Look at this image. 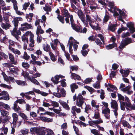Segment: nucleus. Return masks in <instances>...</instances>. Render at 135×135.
<instances>
[{"instance_id": "f257e3e1", "label": "nucleus", "mask_w": 135, "mask_h": 135, "mask_svg": "<svg viewBox=\"0 0 135 135\" xmlns=\"http://www.w3.org/2000/svg\"><path fill=\"white\" fill-rule=\"evenodd\" d=\"M103 122L102 119L100 118L99 119L96 120H93L91 121H89V125L91 126H93V125H95L99 129V130L103 131H104V128L102 127H100L98 124L102 123Z\"/></svg>"}, {"instance_id": "f03ea898", "label": "nucleus", "mask_w": 135, "mask_h": 135, "mask_svg": "<svg viewBox=\"0 0 135 135\" xmlns=\"http://www.w3.org/2000/svg\"><path fill=\"white\" fill-rule=\"evenodd\" d=\"M132 41L131 38L127 37L122 40L119 46V48L122 49L125 47V46L129 44L132 43Z\"/></svg>"}, {"instance_id": "7ed1b4c3", "label": "nucleus", "mask_w": 135, "mask_h": 135, "mask_svg": "<svg viewBox=\"0 0 135 135\" xmlns=\"http://www.w3.org/2000/svg\"><path fill=\"white\" fill-rule=\"evenodd\" d=\"M58 77V75H56L54 77H52L51 78V80L54 84H57L59 82L60 83V84H66L65 79H62L59 81Z\"/></svg>"}, {"instance_id": "20e7f679", "label": "nucleus", "mask_w": 135, "mask_h": 135, "mask_svg": "<svg viewBox=\"0 0 135 135\" xmlns=\"http://www.w3.org/2000/svg\"><path fill=\"white\" fill-rule=\"evenodd\" d=\"M111 107L113 110V112L116 117H117L118 115V104L117 101L115 100H112L110 102Z\"/></svg>"}, {"instance_id": "39448f33", "label": "nucleus", "mask_w": 135, "mask_h": 135, "mask_svg": "<svg viewBox=\"0 0 135 135\" xmlns=\"http://www.w3.org/2000/svg\"><path fill=\"white\" fill-rule=\"evenodd\" d=\"M84 102V98L80 94L77 97V100L76 103V105L82 108Z\"/></svg>"}, {"instance_id": "423d86ee", "label": "nucleus", "mask_w": 135, "mask_h": 135, "mask_svg": "<svg viewBox=\"0 0 135 135\" xmlns=\"http://www.w3.org/2000/svg\"><path fill=\"white\" fill-rule=\"evenodd\" d=\"M125 103L126 104L127 107H128L131 110H135V105L132 104L130 102V100L128 97L126 96L125 97Z\"/></svg>"}, {"instance_id": "0eeeda50", "label": "nucleus", "mask_w": 135, "mask_h": 135, "mask_svg": "<svg viewBox=\"0 0 135 135\" xmlns=\"http://www.w3.org/2000/svg\"><path fill=\"white\" fill-rule=\"evenodd\" d=\"M127 27L129 28L131 33H133L135 32V28L134 27V23L131 22H128L126 24Z\"/></svg>"}, {"instance_id": "6e6552de", "label": "nucleus", "mask_w": 135, "mask_h": 135, "mask_svg": "<svg viewBox=\"0 0 135 135\" xmlns=\"http://www.w3.org/2000/svg\"><path fill=\"white\" fill-rule=\"evenodd\" d=\"M120 88H121V90L122 91H127V93L129 95L133 93L132 91L128 90L130 88V87L129 86L126 87L125 85H121Z\"/></svg>"}, {"instance_id": "1a4fd4ad", "label": "nucleus", "mask_w": 135, "mask_h": 135, "mask_svg": "<svg viewBox=\"0 0 135 135\" xmlns=\"http://www.w3.org/2000/svg\"><path fill=\"white\" fill-rule=\"evenodd\" d=\"M71 24V27L73 30L77 32L81 33L82 27L81 26H80L78 27V25L74 23Z\"/></svg>"}, {"instance_id": "9d476101", "label": "nucleus", "mask_w": 135, "mask_h": 135, "mask_svg": "<svg viewBox=\"0 0 135 135\" xmlns=\"http://www.w3.org/2000/svg\"><path fill=\"white\" fill-rule=\"evenodd\" d=\"M71 112L74 116H76V112L79 113L81 112V109L80 108H77L76 106H73L71 108Z\"/></svg>"}, {"instance_id": "9b49d317", "label": "nucleus", "mask_w": 135, "mask_h": 135, "mask_svg": "<svg viewBox=\"0 0 135 135\" xmlns=\"http://www.w3.org/2000/svg\"><path fill=\"white\" fill-rule=\"evenodd\" d=\"M47 129L44 127L38 128L36 134L38 135H45Z\"/></svg>"}, {"instance_id": "f8f14e48", "label": "nucleus", "mask_w": 135, "mask_h": 135, "mask_svg": "<svg viewBox=\"0 0 135 135\" xmlns=\"http://www.w3.org/2000/svg\"><path fill=\"white\" fill-rule=\"evenodd\" d=\"M62 86L59 85L57 87V92H59L60 90V91L61 93L62 94V97H65L66 95V91L62 87L66 86V85H61Z\"/></svg>"}, {"instance_id": "ddd939ff", "label": "nucleus", "mask_w": 135, "mask_h": 135, "mask_svg": "<svg viewBox=\"0 0 135 135\" xmlns=\"http://www.w3.org/2000/svg\"><path fill=\"white\" fill-rule=\"evenodd\" d=\"M110 110L108 108H106L102 110V113L104 114V115L107 119H109L110 118Z\"/></svg>"}, {"instance_id": "4468645a", "label": "nucleus", "mask_w": 135, "mask_h": 135, "mask_svg": "<svg viewBox=\"0 0 135 135\" xmlns=\"http://www.w3.org/2000/svg\"><path fill=\"white\" fill-rule=\"evenodd\" d=\"M77 12V15L79 18L82 22H84L85 16L82 11L81 10H78Z\"/></svg>"}, {"instance_id": "2eb2a0df", "label": "nucleus", "mask_w": 135, "mask_h": 135, "mask_svg": "<svg viewBox=\"0 0 135 135\" xmlns=\"http://www.w3.org/2000/svg\"><path fill=\"white\" fill-rule=\"evenodd\" d=\"M21 26H25L22 28V30L23 31L26 30L28 29H31L32 28V26L31 24H28L27 22L21 24Z\"/></svg>"}, {"instance_id": "dca6fc26", "label": "nucleus", "mask_w": 135, "mask_h": 135, "mask_svg": "<svg viewBox=\"0 0 135 135\" xmlns=\"http://www.w3.org/2000/svg\"><path fill=\"white\" fill-rule=\"evenodd\" d=\"M117 26L116 24H109L108 27V30L112 32L115 31L116 28V27Z\"/></svg>"}, {"instance_id": "f3484780", "label": "nucleus", "mask_w": 135, "mask_h": 135, "mask_svg": "<svg viewBox=\"0 0 135 135\" xmlns=\"http://www.w3.org/2000/svg\"><path fill=\"white\" fill-rule=\"evenodd\" d=\"M120 72L123 77H127L129 73V71L128 70H126L123 69L120 70Z\"/></svg>"}, {"instance_id": "a211bd4d", "label": "nucleus", "mask_w": 135, "mask_h": 135, "mask_svg": "<svg viewBox=\"0 0 135 135\" xmlns=\"http://www.w3.org/2000/svg\"><path fill=\"white\" fill-rule=\"evenodd\" d=\"M12 117L13 118V124L15 125L18 118V116L16 113H13L12 114Z\"/></svg>"}, {"instance_id": "6ab92c4d", "label": "nucleus", "mask_w": 135, "mask_h": 135, "mask_svg": "<svg viewBox=\"0 0 135 135\" xmlns=\"http://www.w3.org/2000/svg\"><path fill=\"white\" fill-rule=\"evenodd\" d=\"M61 12L62 13V15L64 17H68L69 18L70 15L69 12L68 10L65 8H64L61 11Z\"/></svg>"}, {"instance_id": "aec40b11", "label": "nucleus", "mask_w": 135, "mask_h": 135, "mask_svg": "<svg viewBox=\"0 0 135 135\" xmlns=\"http://www.w3.org/2000/svg\"><path fill=\"white\" fill-rule=\"evenodd\" d=\"M59 102L65 109L67 110H70V108L69 106L66 102L60 100H59Z\"/></svg>"}, {"instance_id": "412c9836", "label": "nucleus", "mask_w": 135, "mask_h": 135, "mask_svg": "<svg viewBox=\"0 0 135 135\" xmlns=\"http://www.w3.org/2000/svg\"><path fill=\"white\" fill-rule=\"evenodd\" d=\"M102 79V76L100 72L97 77V80L95 83H94L93 84H100V82L101 81Z\"/></svg>"}, {"instance_id": "4be33fe9", "label": "nucleus", "mask_w": 135, "mask_h": 135, "mask_svg": "<svg viewBox=\"0 0 135 135\" xmlns=\"http://www.w3.org/2000/svg\"><path fill=\"white\" fill-rule=\"evenodd\" d=\"M19 115L24 120H28V118L27 116L24 113L22 112H18Z\"/></svg>"}, {"instance_id": "5701e85b", "label": "nucleus", "mask_w": 135, "mask_h": 135, "mask_svg": "<svg viewBox=\"0 0 135 135\" xmlns=\"http://www.w3.org/2000/svg\"><path fill=\"white\" fill-rule=\"evenodd\" d=\"M99 110L98 109H97L95 110V112L94 113V115L93 117V118L95 119H98L100 118V115L99 112Z\"/></svg>"}, {"instance_id": "b1692460", "label": "nucleus", "mask_w": 135, "mask_h": 135, "mask_svg": "<svg viewBox=\"0 0 135 135\" xmlns=\"http://www.w3.org/2000/svg\"><path fill=\"white\" fill-rule=\"evenodd\" d=\"M73 37H70L69 38V40L68 41V44L67 45V46H68V45L69 44V49H72L73 45Z\"/></svg>"}, {"instance_id": "393cba45", "label": "nucleus", "mask_w": 135, "mask_h": 135, "mask_svg": "<svg viewBox=\"0 0 135 135\" xmlns=\"http://www.w3.org/2000/svg\"><path fill=\"white\" fill-rule=\"evenodd\" d=\"M33 90L36 93L40 94L41 95L44 96H47L48 94V93H47L44 92L43 91H40L39 90L36 89H33Z\"/></svg>"}, {"instance_id": "a878e982", "label": "nucleus", "mask_w": 135, "mask_h": 135, "mask_svg": "<svg viewBox=\"0 0 135 135\" xmlns=\"http://www.w3.org/2000/svg\"><path fill=\"white\" fill-rule=\"evenodd\" d=\"M109 87L107 88V90L109 91L113 92L114 90H116L117 88L114 85H108Z\"/></svg>"}, {"instance_id": "bb28decb", "label": "nucleus", "mask_w": 135, "mask_h": 135, "mask_svg": "<svg viewBox=\"0 0 135 135\" xmlns=\"http://www.w3.org/2000/svg\"><path fill=\"white\" fill-rule=\"evenodd\" d=\"M11 26V25L8 23L5 24L4 23H2L1 24L2 27L3 29H5L6 30H7V29L9 28Z\"/></svg>"}, {"instance_id": "cd10ccee", "label": "nucleus", "mask_w": 135, "mask_h": 135, "mask_svg": "<svg viewBox=\"0 0 135 135\" xmlns=\"http://www.w3.org/2000/svg\"><path fill=\"white\" fill-rule=\"evenodd\" d=\"M5 93H4V94H3L4 96L1 97V99H4L6 100H9V98L8 94L7 92L5 91Z\"/></svg>"}, {"instance_id": "c85d7f7f", "label": "nucleus", "mask_w": 135, "mask_h": 135, "mask_svg": "<svg viewBox=\"0 0 135 135\" xmlns=\"http://www.w3.org/2000/svg\"><path fill=\"white\" fill-rule=\"evenodd\" d=\"M117 45L116 43H113L112 44H109L106 46V48L108 50L112 49L115 47H117Z\"/></svg>"}, {"instance_id": "c756f323", "label": "nucleus", "mask_w": 135, "mask_h": 135, "mask_svg": "<svg viewBox=\"0 0 135 135\" xmlns=\"http://www.w3.org/2000/svg\"><path fill=\"white\" fill-rule=\"evenodd\" d=\"M120 108L121 110H125V106L126 109H128V108L129 107H126V104L125 103V102L121 101H120Z\"/></svg>"}, {"instance_id": "7c9ffc66", "label": "nucleus", "mask_w": 135, "mask_h": 135, "mask_svg": "<svg viewBox=\"0 0 135 135\" xmlns=\"http://www.w3.org/2000/svg\"><path fill=\"white\" fill-rule=\"evenodd\" d=\"M41 119L43 121L47 122H52L53 121L52 119H51L44 117H41Z\"/></svg>"}, {"instance_id": "2f4dec72", "label": "nucleus", "mask_w": 135, "mask_h": 135, "mask_svg": "<svg viewBox=\"0 0 135 135\" xmlns=\"http://www.w3.org/2000/svg\"><path fill=\"white\" fill-rule=\"evenodd\" d=\"M0 111L1 115L3 117L8 115L9 114V113L7 111H5L3 109L1 108Z\"/></svg>"}, {"instance_id": "473e14b6", "label": "nucleus", "mask_w": 135, "mask_h": 135, "mask_svg": "<svg viewBox=\"0 0 135 135\" xmlns=\"http://www.w3.org/2000/svg\"><path fill=\"white\" fill-rule=\"evenodd\" d=\"M91 106L97 109H98L99 106L97 102L94 100H92L91 102Z\"/></svg>"}, {"instance_id": "72a5a7b5", "label": "nucleus", "mask_w": 135, "mask_h": 135, "mask_svg": "<svg viewBox=\"0 0 135 135\" xmlns=\"http://www.w3.org/2000/svg\"><path fill=\"white\" fill-rule=\"evenodd\" d=\"M122 123L124 127H127L129 129H130L131 128V125L129 124V123L126 121H123L122 122Z\"/></svg>"}, {"instance_id": "f704fd0d", "label": "nucleus", "mask_w": 135, "mask_h": 135, "mask_svg": "<svg viewBox=\"0 0 135 135\" xmlns=\"http://www.w3.org/2000/svg\"><path fill=\"white\" fill-rule=\"evenodd\" d=\"M49 54L50 56L51 59L53 61L55 62L56 60V57L55 56L54 54L51 52H49Z\"/></svg>"}, {"instance_id": "c9c22d12", "label": "nucleus", "mask_w": 135, "mask_h": 135, "mask_svg": "<svg viewBox=\"0 0 135 135\" xmlns=\"http://www.w3.org/2000/svg\"><path fill=\"white\" fill-rule=\"evenodd\" d=\"M45 135H55L54 132L50 129H47L45 132Z\"/></svg>"}, {"instance_id": "e433bc0d", "label": "nucleus", "mask_w": 135, "mask_h": 135, "mask_svg": "<svg viewBox=\"0 0 135 135\" xmlns=\"http://www.w3.org/2000/svg\"><path fill=\"white\" fill-rule=\"evenodd\" d=\"M64 17L63 16H62L60 15H59L57 16V18L60 22L62 24H64L65 23V20Z\"/></svg>"}, {"instance_id": "4c0bfd02", "label": "nucleus", "mask_w": 135, "mask_h": 135, "mask_svg": "<svg viewBox=\"0 0 135 135\" xmlns=\"http://www.w3.org/2000/svg\"><path fill=\"white\" fill-rule=\"evenodd\" d=\"M71 76L73 78L77 79L78 80H80L81 79L80 76L77 75L76 74L73 73H72L71 74Z\"/></svg>"}, {"instance_id": "58836bf2", "label": "nucleus", "mask_w": 135, "mask_h": 135, "mask_svg": "<svg viewBox=\"0 0 135 135\" xmlns=\"http://www.w3.org/2000/svg\"><path fill=\"white\" fill-rule=\"evenodd\" d=\"M93 82L91 78H88L83 82V83L85 84H90L91 82Z\"/></svg>"}, {"instance_id": "ea45409f", "label": "nucleus", "mask_w": 135, "mask_h": 135, "mask_svg": "<svg viewBox=\"0 0 135 135\" xmlns=\"http://www.w3.org/2000/svg\"><path fill=\"white\" fill-rule=\"evenodd\" d=\"M13 109L17 112L18 111L21 110L20 108L17 105L16 102L14 104Z\"/></svg>"}, {"instance_id": "a19ab883", "label": "nucleus", "mask_w": 135, "mask_h": 135, "mask_svg": "<svg viewBox=\"0 0 135 135\" xmlns=\"http://www.w3.org/2000/svg\"><path fill=\"white\" fill-rule=\"evenodd\" d=\"M84 87L87 89L90 92L91 94H92L93 92H94V89L91 87L89 86H85Z\"/></svg>"}, {"instance_id": "79ce46f5", "label": "nucleus", "mask_w": 135, "mask_h": 135, "mask_svg": "<svg viewBox=\"0 0 135 135\" xmlns=\"http://www.w3.org/2000/svg\"><path fill=\"white\" fill-rule=\"evenodd\" d=\"M13 21L15 27H17L18 26V23H19L18 17H15L14 18Z\"/></svg>"}, {"instance_id": "37998d69", "label": "nucleus", "mask_w": 135, "mask_h": 135, "mask_svg": "<svg viewBox=\"0 0 135 135\" xmlns=\"http://www.w3.org/2000/svg\"><path fill=\"white\" fill-rule=\"evenodd\" d=\"M130 33L128 32H127L126 33H123L121 35V37L123 38H125L127 37L130 36Z\"/></svg>"}, {"instance_id": "c03bdc74", "label": "nucleus", "mask_w": 135, "mask_h": 135, "mask_svg": "<svg viewBox=\"0 0 135 135\" xmlns=\"http://www.w3.org/2000/svg\"><path fill=\"white\" fill-rule=\"evenodd\" d=\"M11 117L8 115L5 116L4 118L2 119L3 123H5L11 119Z\"/></svg>"}, {"instance_id": "a18cd8bd", "label": "nucleus", "mask_w": 135, "mask_h": 135, "mask_svg": "<svg viewBox=\"0 0 135 135\" xmlns=\"http://www.w3.org/2000/svg\"><path fill=\"white\" fill-rule=\"evenodd\" d=\"M78 87L77 85H70V88L71 91L73 93L74 92L75 89H77Z\"/></svg>"}, {"instance_id": "49530a36", "label": "nucleus", "mask_w": 135, "mask_h": 135, "mask_svg": "<svg viewBox=\"0 0 135 135\" xmlns=\"http://www.w3.org/2000/svg\"><path fill=\"white\" fill-rule=\"evenodd\" d=\"M9 57L10 60L12 62V64H16V63L14 62L15 58L13 56L12 54H9Z\"/></svg>"}, {"instance_id": "de8ad7c7", "label": "nucleus", "mask_w": 135, "mask_h": 135, "mask_svg": "<svg viewBox=\"0 0 135 135\" xmlns=\"http://www.w3.org/2000/svg\"><path fill=\"white\" fill-rule=\"evenodd\" d=\"M109 18V17L108 15H105L103 19V23H106L108 22Z\"/></svg>"}, {"instance_id": "09e8293b", "label": "nucleus", "mask_w": 135, "mask_h": 135, "mask_svg": "<svg viewBox=\"0 0 135 135\" xmlns=\"http://www.w3.org/2000/svg\"><path fill=\"white\" fill-rule=\"evenodd\" d=\"M51 105L55 107H57L59 106V104L58 103L54 101H52L51 102Z\"/></svg>"}, {"instance_id": "8fccbe9b", "label": "nucleus", "mask_w": 135, "mask_h": 135, "mask_svg": "<svg viewBox=\"0 0 135 135\" xmlns=\"http://www.w3.org/2000/svg\"><path fill=\"white\" fill-rule=\"evenodd\" d=\"M116 10L117 11L119 12L120 15V16H125V14L123 11H122L119 8H117L116 9Z\"/></svg>"}, {"instance_id": "3c124183", "label": "nucleus", "mask_w": 135, "mask_h": 135, "mask_svg": "<svg viewBox=\"0 0 135 135\" xmlns=\"http://www.w3.org/2000/svg\"><path fill=\"white\" fill-rule=\"evenodd\" d=\"M65 55L66 57V58L69 61H72V59L71 58L70 55L68 53H67L66 52H65Z\"/></svg>"}, {"instance_id": "603ef678", "label": "nucleus", "mask_w": 135, "mask_h": 135, "mask_svg": "<svg viewBox=\"0 0 135 135\" xmlns=\"http://www.w3.org/2000/svg\"><path fill=\"white\" fill-rule=\"evenodd\" d=\"M41 29V26L40 25H38L36 31V34L38 36H39L40 31V30Z\"/></svg>"}, {"instance_id": "864d4df0", "label": "nucleus", "mask_w": 135, "mask_h": 135, "mask_svg": "<svg viewBox=\"0 0 135 135\" xmlns=\"http://www.w3.org/2000/svg\"><path fill=\"white\" fill-rule=\"evenodd\" d=\"M50 45L48 44H47L46 45V47H44L43 48V49L44 50L47 52H50Z\"/></svg>"}, {"instance_id": "5fc2aeb1", "label": "nucleus", "mask_w": 135, "mask_h": 135, "mask_svg": "<svg viewBox=\"0 0 135 135\" xmlns=\"http://www.w3.org/2000/svg\"><path fill=\"white\" fill-rule=\"evenodd\" d=\"M91 132L95 135H98L99 133L98 131L95 129H91Z\"/></svg>"}, {"instance_id": "6e6d98bb", "label": "nucleus", "mask_w": 135, "mask_h": 135, "mask_svg": "<svg viewBox=\"0 0 135 135\" xmlns=\"http://www.w3.org/2000/svg\"><path fill=\"white\" fill-rule=\"evenodd\" d=\"M30 80L32 82L35 84H40L39 82L34 78H30Z\"/></svg>"}, {"instance_id": "4d7b16f0", "label": "nucleus", "mask_w": 135, "mask_h": 135, "mask_svg": "<svg viewBox=\"0 0 135 135\" xmlns=\"http://www.w3.org/2000/svg\"><path fill=\"white\" fill-rule=\"evenodd\" d=\"M95 41L97 44L99 46H100L102 44V42L98 38H96Z\"/></svg>"}, {"instance_id": "13d9d810", "label": "nucleus", "mask_w": 135, "mask_h": 135, "mask_svg": "<svg viewBox=\"0 0 135 135\" xmlns=\"http://www.w3.org/2000/svg\"><path fill=\"white\" fill-rule=\"evenodd\" d=\"M2 105L3 106V108H5L8 110H9L11 108L9 105L7 104H4L3 103V104Z\"/></svg>"}, {"instance_id": "bf43d9fd", "label": "nucleus", "mask_w": 135, "mask_h": 135, "mask_svg": "<svg viewBox=\"0 0 135 135\" xmlns=\"http://www.w3.org/2000/svg\"><path fill=\"white\" fill-rule=\"evenodd\" d=\"M43 9L45 11L47 12H50L52 10L51 7L48 6H46V8L43 7Z\"/></svg>"}, {"instance_id": "052dcab7", "label": "nucleus", "mask_w": 135, "mask_h": 135, "mask_svg": "<svg viewBox=\"0 0 135 135\" xmlns=\"http://www.w3.org/2000/svg\"><path fill=\"white\" fill-rule=\"evenodd\" d=\"M86 21H88L89 23L92 22L91 16H90L88 14H86Z\"/></svg>"}, {"instance_id": "680f3d73", "label": "nucleus", "mask_w": 135, "mask_h": 135, "mask_svg": "<svg viewBox=\"0 0 135 135\" xmlns=\"http://www.w3.org/2000/svg\"><path fill=\"white\" fill-rule=\"evenodd\" d=\"M2 130L3 131L4 134L5 135L7 134L8 129L7 127H3L1 128Z\"/></svg>"}, {"instance_id": "e2e57ef3", "label": "nucleus", "mask_w": 135, "mask_h": 135, "mask_svg": "<svg viewBox=\"0 0 135 135\" xmlns=\"http://www.w3.org/2000/svg\"><path fill=\"white\" fill-rule=\"evenodd\" d=\"M22 67L24 68H29L30 65H29L28 64L27 62H23L22 63Z\"/></svg>"}, {"instance_id": "0e129e2a", "label": "nucleus", "mask_w": 135, "mask_h": 135, "mask_svg": "<svg viewBox=\"0 0 135 135\" xmlns=\"http://www.w3.org/2000/svg\"><path fill=\"white\" fill-rule=\"evenodd\" d=\"M117 95L118 98V100H124V97L121 94H118Z\"/></svg>"}, {"instance_id": "69168bd1", "label": "nucleus", "mask_w": 135, "mask_h": 135, "mask_svg": "<svg viewBox=\"0 0 135 135\" xmlns=\"http://www.w3.org/2000/svg\"><path fill=\"white\" fill-rule=\"evenodd\" d=\"M0 55L6 59H7L8 57V56L2 52H0Z\"/></svg>"}, {"instance_id": "338daca9", "label": "nucleus", "mask_w": 135, "mask_h": 135, "mask_svg": "<svg viewBox=\"0 0 135 135\" xmlns=\"http://www.w3.org/2000/svg\"><path fill=\"white\" fill-rule=\"evenodd\" d=\"M104 92L103 90H101V92H100V98L102 99H104L105 97L104 96Z\"/></svg>"}, {"instance_id": "774afa93", "label": "nucleus", "mask_w": 135, "mask_h": 135, "mask_svg": "<svg viewBox=\"0 0 135 135\" xmlns=\"http://www.w3.org/2000/svg\"><path fill=\"white\" fill-rule=\"evenodd\" d=\"M38 128H32L30 129V132L32 133H37Z\"/></svg>"}]
</instances>
